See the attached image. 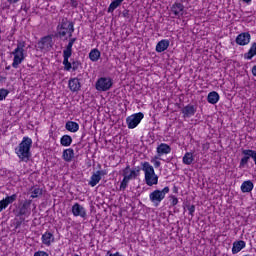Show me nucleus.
I'll use <instances>...</instances> for the list:
<instances>
[{"mask_svg": "<svg viewBox=\"0 0 256 256\" xmlns=\"http://www.w3.org/2000/svg\"><path fill=\"white\" fill-rule=\"evenodd\" d=\"M33 145V140L29 137H23L21 143L15 148V153L20 161L28 163L31 159V147Z\"/></svg>", "mask_w": 256, "mask_h": 256, "instance_id": "1", "label": "nucleus"}, {"mask_svg": "<svg viewBox=\"0 0 256 256\" xmlns=\"http://www.w3.org/2000/svg\"><path fill=\"white\" fill-rule=\"evenodd\" d=\"M142 171H144V181L148 187H153L159 183V176L155 174V168L149 162H141Z\"/></svg>", "mask_w": 256, "mask_h": 256, "instance_id": "2", "label": "nucleus"}, {"mask_svg": "<svg viewBox=\"0 0 256 256\" xmlns=\"http://www.w3.org/2000/svg\"><path fill=\"white\" fill-rule=\"evenodd\" d=\"M14 56L12 67L17 69L25 61V41H18L17 47L12 52Z\"/></svg>", "mask_w": 256, "mask_h": 256, "instance_id": "3", "label": "nucleus"}, {"mask_svg": "<svg viewBox=\"0 0 256 256\" xmlns=\"http://www.w3.org/2000/svg\"><path fill=\"white\" fill-rule=\"evenodd\" d=\"M57 30L59 37H65L67 34L68 37H73V33H75V24L67 18H63L57 26Z\"/></svg>", "mask_w": 256, "mask_h": 256, "instance_id": "4", "label": "nucleus"}, {"mask_svg": "<svg viewBox=\"0 0 256 256\" xmlns=\"http://www.w3.org/2000/svg\"><path fill=\"white\" fill-rule=\"evenodd\" d=\"M169 191V187L166 186L162 190H154L149 194V199L151 203H153L154 207H159V204L161 201H163V199H165V195H167Z\"/></svg>", "mask_w": 256, "mask_h": 256, "instance_id": "5", "label": "nucleus"}, {"mask_svg": "<svg viewBox=\"0 0 256 256\" xmlns=\"http://www.w3.org/2000/svg\"><path fill=\"white\" fill-rule=\"evenodd\" d=\"M113 87V79L110 77H101L96 81L95 89L96 91H109Z\"/></svg>", "mask_w": 256, "mask_h": 256, "instance_id": "6", "label": "nucleus"}, {"mask_svg": "<svg viewBox=\"0 0 256 256\" xmlns=\"http://www.w3.org/2000/svg\"><path fill=\"white\" fill-rule=\"evenodd\" d=\"M71 55H73V44L69 41L66 48L63 50V65L65 71L71 69V62H69Z\"/></svg>", "mask_w": 256, "mask_h": 256, "instance_id": "7", "label": "nucleus"}, {"mask_svg": "<svg viewBox=\"0 0 256 256\" xmlns=\"http://www.w3.org/2000/svg\"><path fill=\"white\" fill-rule=\"evenodd\" d=\"M141 173V167L136 166L131 169V166L127 165L125 169H123V177L128 181H132V179H137Z\"/></svg>", "mask_w": 256, "mask_h": 256, "instance_id": "8", "label": "nucleus"}, {"mask_svg": "<svg viewBox=\"0 0 256 256\" xmlns=\"http://www.w3.org/2000/svg\"><path fill=\"white\" fill-rule=\"evenodd\" d=\"M170 14L173 15L174 19H181L185 15V5L181 2H175L170 7Z\"/></svg>", "mask_w": 256, "mask_h": 256, "instance_id": "9", "label": "nucleus"}, {"mask_svg": "<svg viewBox=\"0 0 256 256\" xmlns=\"http://www.w3.org/2000/svg\"><path fill=\"white\" fill-rule=\"evenodd\" d=\"M143 117H145V115L142 112L129 116L126 119L128 129H135V127H137V125L141 123V120L143 119Z\"/></svg>", "mask_w": 256, "mask_h": 256, "instance_id": "10", "label": "nucleus"}, {"mask_svg": "<svg viewBox=\"0 0 256 256\" xmlns=\"http://www.w3.org/2000/svg\"><path fill=\"white\" fill-rule=\"evenodd\" d=\"M31 203H33L32 200H24L19 207L16 217H29L31 215Z\"/></svg>", "mask_w": 256, "mask_h": 256, "instance_id": "11", "label": "nucleus"}, {"mask_svg": "<svg viewBox=\"0 0 256 256\" xmlns=\"http://www.w3.org/2000/svg\"><path fill=\"white\" fill-rule=\"evenodd\" d=\"M38 47L41 51H51L53 48V37L51 35L44 36L38 42Z\"/></svg>", "mask_w": 256, "mask_h": 256, "instance_id": "12", "label": "nucleus"}, {"mask_svg": "<svg viewBox=\"0 0 256 256\" xmlns=\"http://www.w3.org/2000/svg\"><path fill=\"white\" fill-rule=\"evenodd\" d=\"M242 155H244V156L240 160V165H239L240 169H243V167H245V165H247V163H249V159H254L255 150L243 149Z\"/></svg>", "mask_w": 256, "mask_h": 256, "instance_id": "13", "label": "nucleus"}, {"mask_svg": "<svg viewBox=\"0 0 256 256\" xmlns=\"http://www.w3.org/2000/svg\"><path fill=\"white\" fill-rule=\"evenodd\" d=\"M72 214L74 217H81V219H87V209L79 203H75L72 206Z\"/></svg>", "mask_w": 256, "mask_h": 256, "instance_id": "14", "label": "nucleus"}, {"mask_svg": "<svg viewBox=\"0 0 256 256\" xmlns=\"http://www.w3.org/2000/svg\"><path fill=\"white\" fill-rule=\"evenodd\" d=\"M156 153L158 156H155V159H159L163 157V155H169V153H171V146L166 143H161L157 146Z\"/></svg>", "mask_w": 256, "mask_h": 256, "instance_id": "15", "label": "nucleus"}, {"mask_svg": "<svg viewBox=\"0 0 256 256\" xmlns=\"http://www.w3.org/2000/svg\"><path fill=\"white\" fill-rule=\"evenodd\" d=\"M251 42V34L249 32H243L236 37L237 45L245 46Z\"/></svg>", "mask_w": 256, "mask_h": 256, "instance_id": "16", "label": "nucleus"}, {"mask_svg": "<svg viewBox=\"0 0 256 256\" xmlns=\"http://www.w3.org/2000/svg\"><path fill=\"white\" fill-rule=\"evenodd\" d=\"M181 111L184 118H191L195 115V113H197V107L188 104L184 108H182Z\"/></svg>", "mask_w": 256, "mask_h": 256, "instance_id": "17", "label": "nucleus"}, {"mask_svg": "<svg viewBox=\"0 0 256 256\" xmlns=\"http://www.w3.org/2000/svg\"><path fill=\"white\" fill-rule=\"evenodd\" d=\"M68 87L70 91L73 93H77V91L81 90V82H79L78 78H72L68 82Z\"/></svg>", "mask_w": 256, "mask_h": 256, "instance_id": "18", "label": "nucleus"}, {"mask_svg": "<svg viewBox=\"0 0 256 256\" xmlns=\"http://www.w3.org/2000/svg\"><path fill=\"white\" fill-rule=\"evenodd\" d=\"M75 157V150L73 148L65 149L62 153V159L66 161V163H71Z\"/></svg>", "mask_w": 256, "mask_h": 256, "instance_id": "19", "label": "nucleus"}, {"mask_svg": "<svg viewBox=\"0 0 256 256\" xmlns=\"http://www.w3.org/2000/svg\"><path fill=\"white\" fill-rule=\"evenodd\" d=\"M170 42L168 39H163L159 41L156 45V52L163 53V51H167L169 49Z\"/></svg>", "mask_w": 256, "mask_h": 256, "instance_id": "20", "label": "nucleus"}, {"mask_svg": "<svg viewBox=\"0 0 256 256\" xmlns=\"http://www.w3.org/2000/svg\"><path fill=\"white\" fill-rule=\"evenodd\" d=\"M55 241V236L51 232H45L42 235V243L49 247Z\"/></svg>", "mask_w": 256, "mask_h": 256, "instance_id": "21", "label": "nucleus"}, {"mask_svg": "<svg viewBox=\"0 0 256 256\" xmlns=\"http://www.w3.org/2000/svg\"><path fill=\"white\" fill-rule=\"evenodd\" d=\"M245 245V241L243 240L235 241L232 247L233 255H236V253H239L242 249H245Z\"/></svg>", "mask_w": 256, "mask_h": 256, "instance_id": "22", "label": "nucleus"}, {"mask_svg": "<svg viewBox=\"0 0 256 256\" xmlns=\"http://www.w3.org/2000/svg\"><path fill=\"white\" fill-rule=\"evenodd\" d=\"M89 59L93 63H97V61L101 59V51H99L97 48L92 49L89 53Z\"/></svg>", "mask_w": 256, "mask_h": 256, "instance_id": "23", "label": "nucleus"}, {"mask_svg": "<svg viewBox=\"0 0 256 256\" xmlns=\"http://www.w3.org/2000/svg\"><path fill=\"white\" fill-rule=\"evenodd\" d=\"M253 182L251 180H246L241 185L242 193H251L253 191Z\"/></svg>", "mask_w": 256, "mask_h": 256, "instance_id": "24", "label": "nucleus"}, {"mask_svg": "<svg viewBox=\"0 0 256 256\" xmlns=\"http://www.w3.org/2000/svg\"><path fill=\"white\" fill-rule=\"evenodd\" d=\"M256 56V42L252 43L249 51L244 54V59L251 61Z\"/></svg>", "mask_w": 256, "mask_h": 256, "instance_id": "25", "label": "nucleus"}, {"mask_svg": "<svg viewBox=\"0 0 256 256\" xmlns=\"http://www.w3.org/2000/svg\"><path fill=\"white\" fill-rule=\"evenodd\" d=\"M207 101L211 105H216V103H219V93L212 91L207 96Z\"/></svg>", "mask_w": 256, "mask_h": 256, "instance_id": "26", "label": "nucleus"}, {"mask_svg": "<svg viewBox=\"0 0 256 256\" xmlns=\"http://www.w3.org/2000/svg\"><path fill=\"white\" fill-rule=\"evenodd\" d=\"M65 129L70 133H77L79 131V124L77 122L68 121L65 125Z\"/></svg>", "mask_w": 256, "mask_h": 256, "instance_id": "27", "label": "nucleus"}, {"mask_svg": "<svg viewBox=\"0 0 256 256\" xmlns=\"http://www.w3.org/2000/svg\"><path fill=\"white\" fill-rule=\"evenodd\" d=\"M31 192V199H37V197H41L43 195V189L39 188L38 186H34L30 189Z\"/></svg>", "mask_w": 256, "mask_h": 256, "instance_id": "28", "label": "nucleus"}, {"mask_svg": "<svg viewBox=\"0 0 256 256\" xmlns=\"http://www.w3.org/2000/svg\"><path fill=\"white\" fill-rule=\"evenodd\" d=\"M71 143H73V138L69 135H63L60 139L62 147H70Z\"/></svg>", "mask_w": 256, "mask_h": 256, "instance_id": "29", "label": "nucleus"}, {"mask_svg": "<svg viewBox=\"0 0 256 256\" xmlns=\"http://www.w3.org/2000/svg\"><path fill=\"white\" fill-rule=\"evenodd\" d=\"M193 161H195V158L193 157V153L186 152L182 158V163H184V165H191Z\"/></svg>", "mask_w": 256, "mask_h": 256, "instance_id": "30", "label": "nucleus"}, {"mask_svg": "<svg viewBox=\"0 0 256 256\" xmlns=\"http://www.w3.org/2000/svg\"><path fill=\"white\" fill-rule=\"evenodd\" d=\"M125 0H113L109 7H108V13H113L117 7H121V3H123Z\"/></svg>", "mask_w": 256, "mask_h": 256, "instance_id": "31", "label": "nucleus"}, {"mask_svg": "<svg viewBox=\"0 0 256 256\" xmlns=\"http://www.w3.org/2000/svg\"><path fill=\"white\" fill-rule=\"evenodd\" d=\"M99 181H101V177L96 172L91 176L90 181L88 182V185H90V187H95L99 183Z\"/></svg>", "mask_w": 256, "mask_h": 256, "instance_id": "32", "label": "nucleus"}, {"mask_svg": "<svg viewBox=\"0 0 256 256\" xmlns=\"http://www.w3.org/2000/svg\"><path fill=\"white\" fill-rule=\"evenodd\" d=\"M4 202H6V205L9 207L12 203H15L17 201V194H12L11 196H7L3 199Z\"/></svg>", "mask_w": 256, "mask_h": 256, "instance_id": "33", "label": "nucleus"}, {"mask_svg": "<svg viewBox=\"0 0 256 256\" xmlns=\"http://www.w3.org/2000/svg\"><path fill=\"white\" fill-rule=\"evenodd\" d=\"M129 181L127 178H123V180L121 181V184H120V191H125V189H127V186L129 185Z\"/></svg>", "mask_w": 256, "mask_h": 256, "instance_id": "34", "label": "nucleus"}, {"mask_svg": "<svg viewBox=\"0 0 256 256\" xmlns=\"http://www.w3.org/2000/svg\"><path fill=\"white\" fill-rule=\"evenodd\" d=\"M9 95V90L7 89H0V101H3V99H6V97Z\"/></svg>", "mask_w": 256, "mask_h": 256, "instance_id": "35", "label": "nucleus"}, {"mask_svg": "<svg viewBox=\"0 0 256 256\" xmlns=\"http://www.w3.org/2000/svg\"><path fill=\"white\" fill-rule=\"evenodd\" d=\"M71 64V69L73 71H77V69H79V67L81 66V62L79 61H73Z\"/></svg>", "mask_w": 256, "mask_h": 256, "instance_id": "36", "label": "nucleus"}, {"mask_svg": "<svg viewBox=\"0 0 256 256\" xmlns=\"http://www.w3.org/2000/svg\"><path fill=\"white\" fill-rule=\"evenodd\" d=\"M170 203H171L172 207H175V205H177V203H179V199H177L174 195H171Z\"/></svg>", "mask_w": 256, "mask_h": 256, "instance_id": "37", "label": "nucleus"}, {"mask_svg": "<svg viewBox=\"0 0 256 256\" xmlns=\"http://www.w3.org/2000/svg\"><path fill=\"white\" fill-rule=\"evenodd\" d=\"M186 207H187V209L189 211V215H191V217H194L195 205H187Z\"/></svg>", "mask_w": 256, "mask_h": 256, "instance_id": "38", "label": "nucleus"}, {"mask_svg": "<svg viewBox=\"0 0 256 256\" xmlns=\"http://www.w3.org/2000/svg\"><path fill=\"white\" fill-rule=\"evenodd\" d=\"M152 163H154V167L156 169H159V167H161V162L159 160H155V157L153 160H151Z\"/></svg>", "mask_w": 256, "mask_h": 256, "instance_id": "39", "label": "nucleus"}, {"mask_svg": "<svg viewBox=\"0 0 256 256\" xmlns=\"http://www.w3.org/2000/svg\"><path fill=\"white\" fill-rule=\"evenodd\" d=\"M6 207H8V206H7L6 202H5V200L2 199V200L0 201V213H1V211H3V209H5Z\"/></svg>", "mask_w": 256, "mask_h": 256, "instance_id": "40", "label": "nucleus"}, {"mask_svg": "<svg viewBox=\"0 0 256 256\" xmlns=\"http://www.w3.org/2000/svg\"><path fill=\"white\" fill-rule=\"evenodd\" d=\"M34 256H49V254L45 251H38L34 253Z\"/></svg>", "mask_w": 256, "mask_h": 256, "instance_id": "41", "label": "nucleus"}, {"mask_svg": "<svg viewBox=\"0 0 256 256\" xmlns=\"http://www.w3.org/2000/svg\"><path fill=\"white\" fill-rule=\"evenodd\" d=\"M96 173H97L100 177H105V175H107V170H98V171H96Z\"/></svg>", "mask_w": 256, "mask_h": 256, "instance_id": "42", "label": "nucleus"}, {"mask_svg": "<svg viewBox=\"0 0 256 256\" xmlns=\"http://www.w3.org/2000/svg\"><path fill=\"white\" fill-rule=\"evenodd\" d=\"M122 17H124L125 19H129L130 17L129 10H124L122 12Z\"/></svg>", "mask_w": 256, "mask_h": 256, "instance_id": "43", "label": "nucleus"}, {"mask_svg": "<svg viewBox=\"0 0 256 256\" xmlns=\"http://www.w3.org/2000/svg\"><path fill=\"white\" fill-rule=\"evenodd\" d=\"M70 5H71V7L77 8L79 5V2H77V0H71Z\"/></svg>", "mask_w": 256, "mask_h": 256, "instance_id": "44", "label": "nucleus"}, {"mask_svg": "<svg viewBox=\"0 0 256 256\" xmlns=\"http://www.w3.org/2000/svg\"><path fill=\"white\" fill-rule=\"evenodd\" d=\"M23 221H25V219H22L21 221H17V222L15 223V229H19V227H21Z\"/></svg>", "mask_w": 256, "mask_h": 256, "instance_id": "45", "label": "nucleus"}, {"mask_svg": "<svg viewBox=\"0 0 256 256\" xmlns=\"http://www.w3.org/2000/svg\"><path fill=\"white\" fill-rule=\"evenodd\" d=\"M252 75L256 77V65L252 67Z\"/></svg>", "mask_w": 256, "mask_h": 256, "instance_id": "46", "label": "nucleus"}, {"mask_svg": "<svg viewBox=\"0 0 256 256\" xmlns=\"http://www.w3.org/2000/svg\"><path fill=\"white\" fill-rule=\"evenodd\" d=\"M106 256H117V253H111V251H107Z\"/></svg>", "mask_w": 256, "mask_h": 256, "instance_id": "47", "label": "nucleus"}, {"mask_svg": "<svg viewBox=\"0 0 256 256\" xmlns=\"http://www.w3.org/2000/svg\"><path fill=\"white\" fill-rule=\"evenodd\" d=\"M70 38V42L73 44V45H75V41H77V38H71V37H69Z\"/></svg>", "mask_w": 256, "mask_h": 256, "instance_id": "48", "label": "nucleus"}, {"mask_svg": "<svg viewBox=\"0 0 256 256\" xmlns=\"http://www.w3.org/2000/svg\"><path fill=\"white\" fill-rule=\"evenodd\" d=\"M8 3H19V0H7Z\"/></svg>", "mask_w": 256, "mask_h": 256, "instance_id": "49", "label": "nucleus"}, {"mask_svg": "<svg viewBox=\"0 0 256 256\" xmlns=\"http://www.w3.org/2000/svg\"><path fill=\"white\" fill-rule=\"evenodd\" d=\"M244 3H251V0H243Z\"/></svg>", "mask_w": 256, "mask_h": 256, "instance_id": "50", "label": "nucleus"}, {"mask_svg": "<svg viewBox=\"0 0 256 256\" xmlns=\"http://www.w3.org/2000/svg\"><path fill=\"white\" fill-rule=\"evenodd\" d=\"M6 69H9V67H6Z\"/></svg>", "mask_w": 256, "mask_h": 256, "instance_id": "51", "label": "nucleus"}]
</instances>
